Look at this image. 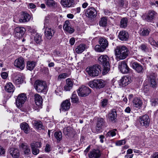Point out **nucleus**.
Listing matches in <instances>:
<instances>
[{
	"label": "nucleus",
	"instance_id": "nucleus-54",
	"mask_svg": "<svg viewBox=\"0 0 158 158\" xmlns=\"http://www.w3.org/2000/svg\"><path fill=\"white\" fill-rule=\"evenodd\" d=\"M1 77L2 78L6 79L8 76L7 73L6 72H3L1 73Z\"/></svg>",
	"mask_w": 158,
	"mask_h": 158
},
{
	"label": "nucleus",
	"instance_id": "nucleus-49",
	"mask_svg": "<svg viewBox=\"0 0 158 158\" xmlns=\"http://www.w3.org/2000/svg\"><path fill=\"white\" fill-rule=\"evenodd\" d=\"M126 143L125 139L119 140L116 143V145L118 146H120Z\"/></svg>",
	"mask_w": 158,
	"mask_h": 158
},
{
	"label": "nucleus",
	"instance_id": "nucleus-36",
	"mask_svg": "<svg viewBox=\"0 0 158 158\" xmlns=\"http://www.w3.org/2000/svg\"><path fill=\"white\" fill-rule=\"evenodd\" d=\"M21 147L22 148L23 151L24 152V154H28L30 151L29 147L24 143H22L21 144Z\"/></svg>",
	"mask_w": 158,
	"mask_h": 158
},
{
	"label": "nucleus",
	"instance_id": "nucleus-57",
	"mask_svg": "<svg viewBox=\"0 0 158 158\" xmlns=\"http://www.w3.org/2000/svg\"><path fill=\"white\" fill-rule=\"evenodd\" d=\"M151 158H158V152L153 153L151 156Z\"/></svg>",
	"mask_w": 158,
	"mask_h": 158
},
{
	"label": "nucleus",
	"instance_id": "nucleus-15",
	"mask_svg": "<svg viewBox=\"0 0 158 158\" xmlns=\"http://www.w3.org/2000/svg\"><path fill=\"white\" fill-rule=\"evenodd\" d=\"M63 28L64 30L70 34L73 33L74 29L71 27V25L69 20H66L63 25Z\"/></svg>",
	"mask_w": 158,
	"mask_h": 158
},
{
	"label": "nucleus",
	"instance_id": "nucleus-27",
	"mask_svg": "<svg viewBox=\"0 0 158 158\" xmlns=\"http://www.w3.org/2000/svg\"><path fill=\"white\" fill-rule=\"evenodd\" d=\"M35 101L36 105L39 107H40L43 102V99L41 97L37 94L34 95Z\"/></svg>",
	"mask_w": 158,
	"mask_h": 158
},
{
	"label": "nucleus",
	"instance_id": "nucleus-20",
	"mask_svg": "<svg viewBox=\"0 0 158 158\" xmlns=\"http://www.w3.org/2000/svg\"><path fill=\"white\" fill-rule=\"evenodd\" d=\"M86 16L89 18L95 17L97 15L96 10L93 7H90L88 8L86 12Z\"/></svg>",
	"mask_w": 158,
	"mask_h": 158
},
{
	"label": "nucleus",
	"instance_id": "nucleus-17",
	"mask_svg": "<svg viewBox=\"0 0 158 158\" xmlns=\"http://www.w3.org/2000/svg\"><path fill=\"white\" fill-rule=\"evenodd\" d=\"M25 31V28L23 27H16L15 30V35L18 38L22 37L24 34Z\"/></svg>",
	"mask_w": 158,
	"mask_h": 158
},
{
	"label": "nucleus",
	"instance_id": "nucleus-61",
	"mask_svg": "<svg viewBox=\"0 0 158 158\" xmlns=\"http://www.w3.org/2000/svg\"><path fill=\"white\" fill-rule=\"evenodd\" d=\"M92 131L95 133H98L100 132L99 129H92Z\"/></svg>",
	"mask_w": 158,
	"mask_h": 158
},
{
	"label": "nucleus",
	"instance_id": "nucleus-29",
	"mask_svg": "<svg viewBox=\"0 0 158 158\" xmlns=\"http://www.w3.org/2000/svg\"><path fill=\"white\" fill-rule=\"evenodd\" d=\"M10 155L13 157L16 158L19 156V151L18 149L12 148L10 149Z\"/></svg>",
	"mask_w": 158,
	"mask_h": 158
},
{
	"label": "nucleus",
	"instance_id": "nucleus-1",
	"mask_svg": "<svg viewBox=\"0 0 158 158\" xmlns=\"http://www.w3.org/2000/svg\"><path fill=\"white\" fill-rule=\"evenodd\" d=\"M114 52L116 59L117 60L126 59L130 53L128 48L123 45L117 46L114 49Z\"/></svg>",
	"mask_w": 158,
	"mask_h": 158
},
{
	"label": "nucleus",
	"instance_id": "nucleus-52",
	"mask_svg": "<svg viewBox=\"0 0 158 158\" xmlns=\"http://www.w3.org/2000/svg\"><path fill=\"white\" fill-rule=\"evenodd\" d=\"M42 72L46 75H48L49 74L48 69L47 67H44L42 69Z\"/></svg>",
	"mask_w": 158,
	"mask_h": 158
},
{
	"label": "nucleus",
	"instance_id": "nucleus-25",
	"mask_svg": "<svg viewBox=\"0 0 158 158\" xmlns=\"http://www.w3.org/2000/svg\"><path fill=\"white\" fill-rule=\"evenodd\" d=\"M23 80V77L19 74H17L13 77V81L16 84L19 85L22 83Z\"/></svg>",
	"mask_w": 158,
	"mask_h": 158
},
{
	"label": "nucleus",
	"instance_id": "nucleus-3",
	"mask_svg": "<svg viewBox=\"0 0 158 158\" xmlns=\"http://www.w3.org/2000/svg\"><path fill=\"white\" fill-rule=\"evenodd\" d=\"M99 45L95 46L94 49L98 52H104L108 47L109 44L107 40L104 37H100L98 40Z\"/></svg>",
	"mask_w": 158,
	"mask_h": 158
},
{
	"label": "nucleus",
	"instance_id": "nucleus-59",
	"mask_svg": "<svg viewBox=\"0 0 158 158\" xmlns=\"http://www.w3.org/2000/svg\"><path fill=\"white\" fill-rule=\"evenodd\" d=\"M50 150V145L48 144H47L45 148V151L47 152H49Z\"/></svg>",
	"mask_w": 158,
	"mask_h": 158
},
{
	"label": "nucleus",
	"instance_id": "nucleus-34",
	"mask_svg": "<svg viewBox=\"0 0 158 158\" xmlns=\"http://www.w3.org/2000/svg\"><path fill=\"white\" fill-rule=\"evenodd\" d=\"M36 63L34 61H27V68L30 71L33 69L36 65Z\"/></svg>",
	"mask_w": 158,
	"mask_h": 158
},
{
	"label": "nucleus",
	"instance_id": "nucleus-50",
	"mask_svg": "<svg viewBox=\"0 0 158 158\" xmlns=\"http://www.w3.org/2000/svg\"><path fill=\"white\" fill-rule=\"evenodd\" d=\"M115 131H108L107 133V135L108 136H113L116 135V133L115 131L116 130V129H115Z\"/></svg>",
	"mask_w": 158,
	"mask_h": 158
},
{
	"label": "nucleus",
	"instance_id": "nucleus-28",
	"mask_svg": "<svg viewBox=\"0 0 158 158\" xmlns=\"http://www.w3.org/2000/svg\"><path fill=\"white\" fill-rule=\"evenodd\" d=\"M73 83L69 78H68L66 80V84L64 86V89L66 91H70L73 85Z\"/></svg>",
	"mask_w": 158,
	"mask_h": 158
},
{
	"label": "nucleus",
	"instance_id": "nucleus-37",
	"mask_svg": "<svg viewBox=\"0 0 158 158\" xmlns=\"http://www.w3.org/2000/svg\"><path fill=\"white\" fill-rule=\"evenodd\" d=\"M71 102L73 103H78L79 102V99L75 91H74L72 94L71 98Z\"/></svg>",
	"mask_w": 158,
	"mask_h": 158
},
{
	"label": "nucleus",
	"instance_id": "nucleus-60",
	"mask_svg": "<svg viewBox=\"0 0 158 158\" xmlns=\"http://www.w3.org/2000/svg\"><path fill=\"white\" fill-rule=\"evenodd\" d=\"M104 13L105 15H110L111 13L108 10H105Z\"/></svg>",
	"mask_w": 158,
	"mask_h": 158
},
{
	"label": "nucleus",
	"instance_id": "nucleus-31",
	"mask_svg": "<svg viewBox=\"0 0 158 158\" xmlns=\"http://www.w3.org/2000/svg\"><path fill=\"white\" fill-rule=\"evenodd\" d=\"M132 102L134 106L137 108L140 107L142 104V101L140 98L137 97L134 98Z\"/></svg>",
	"mask_w": 158,
	"mask_h": 158
},
{
	"label": "nucleus",
	"instance_id": "nucleus-58",
	"mask_svg": "<svg viewBox=\"0 0 158 158\" xmlns=\"http://www.w3.org/2000/svg\"><path fill=\"white\" fill-rule=\"evenodd\" d=\"M75 42V40L74 38L72 37L69 40V43L72 45H73Z\"/></svg>",
	"mask_w": 158,
	"mask_h": 158
},
{
	"label": "nucleus",
	"instance_id": "nucleus-14",
	"mask_svg": "<svg viewBox=\"0 0 158 158\" xmlns=\"http://www.w3.org/2000/svg\"><path fill=\"white\" fill-rule=\"evenodd\" d=\"M14 65L21 70L23 69L25 67V61L24 58L21 57L16 59L15 61Z\"/></svg>",
	"mask_w": 158,
	"mask_h": 158
},
{
	"label": "nucleus",
	"instance_id": "nucleus-32",
	"mask_svg": "<svg viewBox=\"0 0 158 158\" xmlns=\"http://www.w3.org/2000/svg\"><path fill=\"white\" fill-rule=\"evenodd\" d=\"M107 123L104 119L102 118L98 119L97 124V126L98 128H103L106 127Z\"/></svg>",
	"mask_w": 158,
	"mask_h": 158
},
{
	"label": "nucleus",
	"instance_id": "nucleus-19",
	"mask_svg": "<svg viewBox=\"0 0 158 158\" xmlns=\"http://www.w3.org/2000/svg\"><path fill=\"white\" fill-rule=\"evenodd\" d=\"M155 14V12L154 11L149 10L147 15H144L142 16V17L144 18L146 21L150 22L154 19Z\"/></svg>",
	"mask_w": 158,
	"mask_h": 158
},
{
	"label": "nucleus",
	"instance_id": "nucleus-46",
	"mask_svg": "<svg viewBox=\"0 0 158 158\" xmlns=\"http://www.w3.org/2000/svg\"><path fill=\"white\" fill-rule=\"evenodd\" d=\"M34 144L31 145V149L32 151V153L34 155H37L39 152V148H35L34 147Z\"/></svg>",
	"mask_w": 158,
	"mask_h": 158
},
{
	"label": "nucleus",
	"instance_id": "nucleus-11",
	"mask_svg": "<svg viewBox=\"0 0 158 158\" xmlns=\"http://www.w3.org/2000/svg\"><path fill=\"white\" fill-rule=\"evenodd\" d=\"M118 68L121 72L124 74L128 73L130 69L127 64L124 60L119 62Z\"/></svg>",
	"mask_w": 158,
	"mask_h": 158
},
{
	"label": "nucleus",
	"instance_id": "nucleus-4",
	"mask_svg": "<svg viewBox=\"0 0 158 158\" xmlns=\"http://www.w3.org/2000/svg\"><path fill=\"white\" fill-rule=\"evenodd\" d=\"M86 70L89 76L94 77L98 76L100 73L101 68L99 65L95 64L87 67Z\"/></svg>",
	"mask_w": 158,
	"mask_h": 158
},
{
	"label": "nucleus",
	"instance_id": "nucleus-51",
	"mask_svg": "<svg viewBox=\"0 0 158 158\" xmlns=\"http://www.w3.org/2000/svg\"><path fill=\"white\" fill-rule=\"evenodd\" d=\"M68 77V74L67 73H62L60 74L58 77V78L59 79H64Z\"/></svg>",
	"mask_w": 158,
	"mask_h": 158
},
{
	"label": "nucleus",
	"instance_id": "nucleus-18",
	"mask_svg": "<svg viewBox=\"0 0 158 158\" xmlns=\"http://www.w3.org/2000/svg\"><path fill=\"white\" fill-rule=\"evenodd\" d=\"M128 38L129 35L127 31H122L119 33L118 38L120 40L122 41H126L128 40Z\"/></svg>",
	"mask_w": 158,
	"mask_h": 158
},
{
	"label": "nucleus",
	"instance_id": "nucleus-44",
	"mask_svg": "<svg viewBox=\"0 0 158 158\" xmlns=\"http://www.w3.org/2000/svg\"><path fill=\"white\" fill-rule=\"evenodd\" d=\"M34 40L37 44H40L42 41L41 36L39 35L36 34L34 37Z\"/></svg>",
	"mask_w": 158,
	"mask_h": 158
},
{
	"label": "nucleus",
	"instance_id": "nucleus-26",
	"mask_svg": "<svg viewBox=\"0 0 158 158\" xmlns=\"http://www.w3.org/2000/svg\"><path fill=\"white\" fill-rule=\"evenodd\" d=\"M61 4L65 7H72L74 4L73 0H61Z\"/></svg>",
	"mask_w": 158,
	"mask_h": 158
},
{
	"label": "nucleus",
	"instance_id": "nucleus-40",
	"mask_svg": "<svg viewBox=\"0 0 158 158\" xmlns=\"http://www.w3.org/2000/svg\"><path fill=\"white\" fill-rule=\"evenodd\" d=\"M33 124L36 128H42L43 127V124L41 121L38 120H35Z\"/></svg>",
	"mask_w": 158,
	"mask_h": 158
},
{
	"label": "nucleus",
	"instance_id": "nucleus-39",
	"mask_svg": "<svg viewBox=\"0 0 158 158\" xmlns=\"http://www.w3.org/2000/svg\"><path fill=\"white\" fill-rule=\"evenodd\" d=\"M150 30L146 28H144L141 29L139 33L141 35L143 36H146L148 35L150 32Z\"/></svg>",
	"mask_w": 158,
	"mask_h": 158
},
{
	"label": "nucleus",
	"instance_id": "nucleus-56",
	"mask_svg": "<svg viewBox=\"0 0 158 158\" xmlns=\"http://www.w3.org/2000/svg\"><path fill=\"white\" fill-rule=\"evenodd\" d=\"M5 150L3 147L0 146V156L4 154L5 153Z\"/></svg>",
	"mask_w": 158,
	"mask_h": 158
},
{
	"label": "nucleus",
	"instance_id": "nucleus-35",
	"mask_svg": "<svg viewBox=\"0 0 158 158\" xmlns=\"http://www.w3.org/2000/svg\"><path fill=\"white\" fill-rule=\"evenodd\" d=\"M85 45L84 44H80L76 49V51L77 53H81L85 49Z\"/></svg>",
	"mask_w": 158,
	"mask_h": 158
},
{
	"label": "nucleus",
	"instance_id": "nucleus-48",
	"mask_svg": "<svg viewBox=\"0 0 158 158\" xmlns=\"http://www.w3.org/2000/svg\"><path fill=\"white\" fill-rule=\"evenodd\" d=\"M20 127L21 128H28L29 126L26 122H23L20 124Z\"/></svg>",
	"mask_w": 158,
	"mask_h": 158
},
{
	"label": "nucleus",
	"instance_id": "nucleus-9",
	"mask_svg": "<svg viewBox=\"0 0 158 158\" xmlns=\"http://www.w3.org/2000/svg\"><path fill=\"white\" fill-rule=\"evenodd\" d=\"M156 75L154 73H152L147 76L148 80L151 87L155 88L157 86Z\"/></svg>",
	"mask_w": 158,
	"mask_h": 158
},
{
	"label": "nucleus",
	"instance_id": "nucleus-63",
	"mask_svg": "<svg viewBox=\"0 0 158 158\" xmlns=\"http://www.w3.org/2000/svg\"><path fill=\"white\" fill-rule=\"evenodd\" d=\"M131 111V108L129 107H127L125 110V112L127 113H130Z\"/></svg>",
	"mask_w": 158,
	"mask_h": 158
},
{
	"label": "nucleus",
	"instance_id": "nucleus-47",
	"mask_svg": "<svg viewBox=\"0 0 158 158\" xmlns=\"http://www.w3.org/2000/svg\"><path fill=\"white\" fill-rule=\"evenodd\" d=\"M151 104L152 106H155L158 104V99L152 98L150 100Z\"/></svg>",
	"mask_w": 158,
	"mask_h": 158
},
{
	"label": "nucleus",
	"instance_id": "nucleus-2",
	"mask_svg": "<svg viewBox=\"0 0 158 158\" xmlns=\"http://www.w3.org/2000/svg\"><path fill=\"white\" fill-rule=\"evenodd\" d=\"M109 60V58L106 55H101L98 58V63L103 67V75L106 74L110 70Z\"/></svg>",
	"mask_w": 158,
	"mask_h": 158
},
{
	"label": "nucleus",
	"instance_id": "nucleus-45",
	"mask_svg": "<svg viewBox=\"0 0 158 158\" xmlns=\"http://www.w3.org/2000/svg\"><path fill=\"white\" fill-rule=\"evenodd\" d=\"M108 103V100L106 99H102L101 101V105L103 107H106Z\"/></svg>",
	"mask_w": 158,
	"mask_h": 158
},
{
	"label": "nucleus",
	"instance_id": "nucleus-23",
	"mask_svg": "<svg viewBox=\"0 0 158 158\" xmlns=\"http://www.w3.org/2000/svg\"><path fill=\"white\" fill-rule=\"evenodd\" d=\"M31 18L30 15L27 13L23 12L21 15V18L19 20L20 23H24L29 21Z\"/></svg>",
	"mask_w": 158,
	"mask_h": 158
},
{
	"label": "nucleus",
	"instance_id": "nucleus-41",
	"mask_svg": "<svg viewBox=\"0 0 158 158\" xmlns=\"http://www.w3.org/2000/svg\"><path fill=\"white\" fill-rule=\"evenodd\" d=\"M127 20L126 18H122L120 21V27L122 28H125L127 27Z\"/></svg>",
	"mask_w": 158,
	"mask_h": 158
},
{
	"label": "nucleus",
	"instance_id": "nucleus-53",
	"mask_svg": "<svg viewBox=\"0 0 158 158\" xmlns=\"http://www.w3.org/2000/svg\"><path fill=\"white\" fill-rule=\"evenodd\" d=\"M139 48L143 52H145L147 51V47L144 44H142L141 45Z\"/></svg>",
	"mask_w": 158,
	"mask_h": 158
},
{
	"label": "nucleus",
	"instance_id": "nucleus-7",
	"mask_svg": "<svg viewBox=\"0 0 158 158\" xmlns=\"http://www.w3.org/2000/svg\"><path fill=\"white\" fill-rule=\"evenodd\" d=\"M77 92L79 96L85 97L91 93V89L87 87L82 86L79 88Z\"/></svg>",
	"mask_w": 158,
	"mask_h": 158
},
{
	"label": "nucleus",
	"instance_id": "nucleus-8",
	"mask_svg": "<svg viewBox=\"0 0 158 158\" xmlns=\"http://www.w3.org/2000/svg\"><path fill=\"white\" fill-rule=\"evenodd\" d=\"M48 22V20L45 19V22L44 23V28H45V35L47 39L50 40L53 35L55 31L54 29L47 27V23Z\"/></svg>",
	"mask_w": 158,
	"mask_h": 158
},
{
	"label": "nucleus",
	"instance_id": "nucleus-38",
	"mask_svg": "<svg viewBox=\"0 0 158 158\" xmlns=\"http://www.w3.org/2000/svg\"><path fill=\"white\" fill-rule=\"evenodd\" d=\"M107 19L106 17L102 18L99 22V24L101 27H105L107 25Z\"/></svg>",
	"mask_w": 158,
	"mask_h": 158
},
{
	"label": "nucleus",
	"instance_id": "nucleus-33",
	"mask_svg": "<svg viewBox=\"0 0 158 158\" xmlns=\"http://www.w3.org/2000/svg\"><path fill=\"white\" fill-rule=\"evenodd\" d=\"M45 2L48 7L55 8L57 7V3L54 0H45Z\"/></svg>",
	"mask_w": 158,
	"mask_h": 158
},
{
	"label": "nucleus",
	"instance_id": "nucleus-13",
	"mask_svg": "<svg viewBox=\"0 0 158 158\" xmlns=\"http://www.w3.org/2000/svg\"><path fill=\"white\" fill-rule=\"evenodd\" d=\"M139 122L141 125L144 126L145 127H147L150 121V119L148 115L145 114L139 117Z\"/></svg>",
	"mask_w": 158,
	"mask_h": 158
},
{
	"label": "nucleus",
	"instance_id": "nucleus-22",
	"mask_svg": "<svg viewBox=\"0 0 158 158\" xmlns=\"http://www.w3.org/2000/svg\"><path fill=\"white\" fill-rule=\"evenodd\" d=\"M88 155L89 158H98L101 156V153L99 150L94 149L90 152Z\"/></svg>",
	"mask_w": 158,
	"mask_h": 158
},
{
	"label": "nucleus",
	"instance_id": "nucleus-12",
	"mask_svg": "<svg viewBox=\"0 0 158 158\" xmlns=\"http://www.w3.org/2000/svg\"><path fill=\"white\" fill-rule=\"evenodd\" d=\"M71 103L70 99H66L62 102L60 105V112L65 111L69 110L70 108Z\"/></svg>",
	"mask_w": 158,
	"mask_h": 158
},
{
	"label": "nucleus",
	"instance_id": "nucleus-6",
	"mask_svg": "<svg viewBox=\"0 0 158 158\" xmlns=\"http://www.w3.org/2000/svg\"><path fill=\"white\" fill-rule=\"evenodd\" d=\"M106 85L105 81L102 79H94L89 81L88 85L92 88H95L97 89H100L104 87Z\"/></svg>",
	"mask_w": 158,
	"mask_h": 158
},
{
	"label": "nucleus",
	"instance_id": "nucleus-42",
	"mask_svg": "<svg viewBox=\"0 0 158 158\" xmlns=\"http://www.w3.org/2000/svg\"><path fill=\"white\" fill-rule=\"evenodd\" d=\"M54 136L58 141L59 142L62 139V133L61 132H56L54 134Z\"/></svg>",
	"mask_w": 158,
	"mask_h": 158
},
{
	"label": "nucleus",
	"instance_id": "nucleus-10",
	"mask_svg": "<svg viewBox=\"0 0 158 158\" xmlns=\"http://www.w3.org/2000/svg\"><path fill=\"white\" fill-rule=\"evenodd\" d=\"M27 99V96L25 93H21L19 94L16 99V103L18 107H21L22 105L25 102Z\"/></svg>",
	"mask_w": 158,
	"mask_h": 158
},
{
	"label": "nucleus",
	"instance_id": "nucleus-62",
	"mask_svg": "<svg viewBox=\"0 0 158 158\" xmlns=\"http://www.w3.org/2000/svg\"><path fill=\"white\" fill-rule=\"evenodd\" d=\"M90 145H89L87 148L84 151V152L86 153H85V155H86L87 153L89 151L90 148Z\"/></svg>",
	"mask_w": 158,
	"mask_h": 158
},
{
	"label": "nucleus",
	"instance_id": "nucleus-43",
	"mask_svg": "<svg viewBox=\"0 0 158 158\" xmlns=\"http://www.w3.org/2000/svg\"><path fill=\"white\" fill-rule=\"evenodd\" d=\"M32 144V145L34 144V147L35 148H40L41 147V143L39 142H34L31 143L30 145L31 148Z\"/></svg>",
	"mask_w": 158,
	"mask_h": 158
},
{
	"label": "nucleus",
	"instance_id": "nucleus-21",
	"mask_svg": "<svg viewBox=\"0 0 158 158\" xmlns=\"http://www.w3.org/2000/svg\"><path fill=\"white\" fill-rule=\"evenodd\" d=\"M117 116V114L116 110L115 109H112L108 114V118L110 121L115 122Z\"/></svg>",
	"mask_w": 158,
	"mask_h": 158
},
{
	"label": "nucleus",
	"instance_id": "nucleus-16",
	"mask_svg": "<svg viewBox=\"0 0 158 158\" xmlns=\"http://www.w3.org/2000/svg\"><path fill=\"white\" fill-rule=\"evenodd\" d=\"M118 82L119 85L121 87L125 86L130 82L129 78L126 76L122 77Z\"/></svg>",
	"mask_w": 158,
	"mask_h": 158
},
{
	"label": "nucleus",
	"instance_id": "nucleus-64",
	"mask_svg": "<svg viewBox=\"0 0 158 158\" xmlns=\"http://www.w3.org/2000/svg\"><path fill=\"white\" fill-rule=\"evenodd\" d=\"M124 2L123 0H119V4L120 6H123L124 5Z\"/></svg>",
	"mask_w": 158,
	"mask_h": 158
},
{
	"label": "nucleus",
	"instance_id": "nucleus-55",
	"mask_svg": "<svg viewBox=\"0 0 158 158\" xmlns=\"http://www.w3.org/2000/svg\"><path fill=\"white\" fill-rule=\"evenodd\" d=\"M36 7L35 5L33 3H30L28 5V8L31 9H34Z\"/></svg>",
	"mask_w": 158,
	"mask_h": 158
},
{
	"label": "nucleus",
	"instance_id": "nucleus-30",
	"mask_svg": "<svg viewBox=\"0 0 158 158\" xmlns=\"http://www.w3.org/2000/svg\"><path fill=\"white\" fill-rule=\"evenodd\" d=\"M6 91L10 93H13L14 91L15 88L12 83L9 82L6 84L5 86Z\"/></svg>",
	"mask_w": 158,
	"mask_h": 158
},
{
	"label": "nucleus",
	"instance_id": "nucleus-5",
	"mask_svg": "<svg viewBox=\"0 0 158 158\" xmlns=\"http://www.w3.org/2000/svg\"><path fill=\"white\" fill-rule=\"evenodd\" d=\"M34 87L38 93L45 92L47 91V85L46 82L38 80L35 81Z\"/></svg>",
	"mask_w": 158,
	"mask_h": 158
},
{
	"label": "nucleus",
	"instance_id": "nucleus-24",
	"mask_svg": "<svg viewBox=\"0 0 158 158\" xmlns=\"http://www.w3.org/2000/svg\"><path fill=\"white\" fill-rule=\"evenodd\" d=\"M132 67L138 73H142L143 69V66L139 63L134 62L132 64Z\"/></svg>",
	"mask_w": 158,
	"mask_h": 158
}]
</instances>
